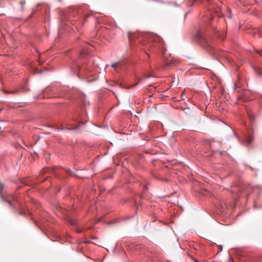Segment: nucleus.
<instances>
[{"mask_svg":"<svg viewBox=\"0 0 262 262\" xmlns=\"http://www.w3.org/2000/svg\"><path fill=\"white\" fill-rule=\"evenodd\" d=\"M86 52H85L84 51H82V52H81V54H86Z\"/></svg>","mask_w":262,"mask_h":262,"instance_id":"9","label":"nucleus"},{"mask_svg":"<svg viewBox=\"0 0 262 262\" xmlns=\"http://www.w3.org/2000/svg\"><path fill=\"white\" fill-rule=\"evenodd\" d=\"M74 127H72V128H68L69 129H74Z\"/></svg>","mask_w":262,"mask_h":262,"instance_id":"11","label":"nucleus"},{"mask_svg":"<svg viewBox=\"0 0 262 262\" xmlns=\"http://www.w3.org/2000/svg\"><path fill=\"white\" fill-rule=\"evenodd\" d=\"M7 202L9 203V204L10 205H11V202H10V201L8 200V201H7Z\"/></svg>","mask_w":262,"mask_h":262,"instance_id":"8","label":"nucleus"},{"mask_svg":"<svg viewBox=\"0 0 262 262\" xmlns=\"http://www.w3.org/2000/svg\"><path fill=\"white\" fill-rule=\"evenodd\" d=\"M204 43H205V45L204 46L206 47L210 46L209 45V43L206 40H204Z\"/></svg>","mask_w":262,"mask_h":262,"instance_id":"5","label":"nucleus"},{"mask_svg":"<svg viewBox=\"0 0 262 262\" xmlns=\"http://www.w3.org/2000/svg\"><path fill=\"white\" fill-rule=\"evenodd\" d=\"M117 63H113V64H112V68H115V67H116V66H117Z\"/></svg>","mask_w":262,"mask_h":262,"instance_id":"7","label":"nucleus"},{"mask_svg":"<svg viewBox=\"0 0 262 262\" xmlns=\"http://www.w3.org/2000/svg\"><path fill=\"white\" fill-rule=\"evenodd\" d=\"M195 262H198L196 259H194Z\"/></svg>","mask_w":262,"mask_h":262,"instance_id":"12","label":"nucleus"},{"mask_svg":"<svg viewBox=\"0 0 262 262\" xmlns=\"http://www.w3.org/2000/svg\"><path fill=\"white\" fill-rule=\"evenodd\" d=\"M146 47L145 49L147 50H150L151 49V46L150 45H145Z\"/></svg>","mask_w":262,"mask_h":262,"instance_id":"6","label":"nucleus"},{"mask_svg":"<svg viewBox=\"0 0 262 262\" xmlns=\"http://www.w3.org/2000/svg\"><path fill=\"white\" fill-rule=\"evenodd\" d=\"M157 40L160 43H161V45H162L164 46V42L162 40V39L158 37H157Z\"/></svg>","mask_w":262,"mask_h":262,"instance_id":"3","label":"nucleus"},{"mask_svg":"<svg viewBox=\"0 0 262 262\" xmlns=\"http://www.w3.org/2000/svg\"><path fill=\"white\" fill-rule=\"evenodd\" d=\"M25 3H26L25 0H20V4L21 5L22 8L23 7V6L25 4Z\"/></svg>","mask_w":262,"mask_h":262,"instance_id":"4","label":"nucleus"},{"mask_svg":"<svg viewBox=\"0 0 262 262\" xmlns=\"http://www.w3.org/2000/svg\"><path fill=\"white\" fill-rule=\"evenodd\" d=\"M4 187V186L3 184L0 182V195L2 198L4 197L3 192H2Z\"/></svg>","mask_w":262,"mask_h":262,"instance_id":"2","label":"nucleus"},{"mask_svg":"<svg viewBox=\"0 0 262 262\" xmlns=\"http://www.w3.org/2000/svg\"><path fill=\"white\" fill-rule=\"evenodd\" d=\"M248 115H249V118H250V119H251V118H252V115H250V114H248Z\"/></svg>","mask_w":262,"mask_h":262,"instance_id":"10","label":"nucleus"},{"mask_svg":"<svg viewBox=\"0 0 262 262\" xmlns=\"http://www.w3.org/2000/svg\"><path fill=\"white\" fill-rule=\"evenodd\" d=\"M19 91V90H16L14 91H5V93L10 94H17Z\"/></svg>","mask_w":262,"mask_h":262,"instance_id":"1","label":"nucleus"}]
</instances>
